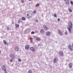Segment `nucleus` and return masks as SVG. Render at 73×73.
I'll return each instance as SVG.
<instances>
[{
	"label": "nucleus",
	"instance_id": "obj_1",
	"mask_svg": "<svg viewBox=\"0 0 73 73\" xmlns=\"http://www.w3.org/2000/svg\"><path fill=\"white\" fill-rule=\"evenodd\" d=\"M68 26L67 27L68 29V30L69 32L70 33H71V29H72L73 26L72 25V23L71 21L69 22Z\"/></svg>",
	"mask_w": 73,
	"mask_h": 73
},
{
	"label": "nucleus",
	"instance_id": "obj_2",
	"mask_svg": "<svg viewBox=\"0 0 73 73\" xmlns=\"http://www.w3.org/2000/svg\"><path fill=\"white\" fill-rule=\"evenodd\" d=\"M30 14L29 16V18L31 19V18H32L33 16V12L32 11H31L29 12Z\"/></svg>",
	"mask_w": 73,
	"mask_h": 73
},
{
	"label": "nucleus",
	"instance_id": "obj_3",
	"mask_svg": "<svg viewBox=\"0 0 73 73\" xmlns=\"http://www.w3.org/2000/svg\"><path fill=\"white\" fill-rule=\"evenodd\" d=\"M59 54L60 56L63 57L64 56V54L63 53V52L62 51H60L59 52Z\"/></svg>",
	"mask_w": 73,
	"mask_h": 73
},
{
	"label": "nucleus",
	"instance_id": "obj_4",
	"mask_svg": "<svg viewBox=\"0 0 73 73\" xmlns=\"http://www.w3.org/2000/svg\"><path fill=\"white\" fill-rule=\"evenodd\" d=\"M1 68L3 70H4L5 72H6L7 71V70L6 69V68H5V66L3 65L1 66Z\"/></svg>",
	"mask_w": 73,
	"mask_h": 73
},
{
	"label": "nucleus",
	"instance_id": "obj_5",
	"mask_svg": "<svg viewBox=\"0 0 73 73\" xmlns=\"http://www.w3.org/2000/svg\"><path fill=\"white\" fill-rule=\"evenodd\" d=\"M58 35H60V36H63V34L61 32V31L59 29L58 30Z\"/></svg>",
	"mask_w": 73,
	"mask_h": 73
},
{
	"label": "nucleus",
	"instance_id": "obj_6",
	"mask_svg": "<svg viewBox=\"0 0 73 73\" xmlns=\"http://www.w3.org/2000/svg\"><path fill=\"white\" fill-rule=\"evenodd\" d=\"M10 56L11 59H12L13 60H14V59H15V55H13L12 54H11L10 55Z\"/></svg>",
	"mask_w": 73,
	"mask_h": 73
},
{
	"label": "nucleus",
	"instance_id": "obj_7",
	"mask_svg": "<svg viewBox=\"0 0 73 73\" xmlns=\"http://www.w3.org/2000/svg\"><path fill=\"white\" fill-rule=\"evenodd\" d=\"M68 47L69 50H70L71 51H73V49L72 48V46L70 44H69Z\"/></svg>",
	"mask_w": 73,
	"mask_h": 73
},
{
	"label": "nucleus",
	"instance_id": "obj_8",
	"mask_svg": "<svg viewBox=\"0 0 73 73\" xmlns=\"http://www.w3.org/2000/svg\"><path fill=\"white\" fill-rule=\"evenodd\" d=\"M30 50L32 52H35V51H36V50L35 49V48H34L33 47H31L30 48Z\"/></svg>",
	"mask_w": 73,
	"mask_h": 73
},
{
	"label": "nucleus",
	"instance_id": "obj_9",
	"mask_svg": "<svg viewBox=\"0 0 73 73\" xmlns=\"http://www.w3.org/2000/svg\"><path fill=\"white\" fill-rule=\"evenodd\" d=\"M43 27L44 28V29L46 31H48L49 29L48 28L46 27V25H44L43 26Z\"/></svg>",
	"mask_w": 73,
	"mask_h": 73
},
{
	"label": "nucleus",
	"instance_id": "obj_10",
	"mask_svg": "<svg viewBox=\"0 0 73 73\" xmlns=\"http://www.w3.org/2000/svg\"><path fill=\"white\" fill-rule=\"evenodd\" d=\"M29 45H27L25 46V49L27 50V49H29Z\"/></svg>",
	"mask_w": 73,
	"mask_h": 73
},
{
	"label": "nucleus",
	"instance_id": "obj_11",
	"mask_svg": "<svg viewBox=\"0 0 73 73\" xmlns=\"http://www.w3.org/2000/svg\"><path fill=\"white\" fill-rule=\"evenodd\" d=\"M46 34L47 36H50V31H47L46 32Z\"/></svg>",
	"mask_w": 73,
	"mask_h": 73
},
{
	"label": "nucleus",
	"instance_id": "obj_12",
	"mask_svg": "<svg viewBox=\"0 0 73 73\" xmlns=\"http://www.w3.org/2000/svg\"><path fill=\"white\" fill-rule=\"evenodd\" d=\"M15 50L16 52H18L19 50V47L17 46L15 48Z\"/></svg>",
	"mask_w": 73,
	"mask_h": 73
},
{
	"label": "nucleus",
	"instance_id": "obj_13",
	"mask_svg": "<svg viewBox=\"0 0 73 73\" xmlns=\"http://www.w3.org/2000/svg\"><path fill=\"white\" fill-rule=\"evenodd\" d=\"M40 33H44L45 31L44 30L42 29H41L40 31Z\"/></svg>",
	"mask_w": 73,
	"mask_h": 73
},
{
	"label": "nucleus",
	"instance_id": "obj_14",
	"mask_svg": "<svg viewBox=\"0 0 73 73\" xmlns=\"http://www.w3.org/2000/svg\"><path fill=\"white\" fill-rule=\"evenodd\" d=\"M3 42L5 45H8V43L4 40H3Z\"/></svg>",
	"mask_w": 73,
	"mask_h": 73
},
{
	"label": "nucleus",
	"instance_id": "obj_15",
	"mask_svg": "<svg viewBox=\"0 0 73 73\" xmlns=\"http://www.w3.org/2000/svg\"><path fill=\"white\" fill-rule=\"evenodd\" d=\"M68 9L69 11V12H70V13L72 12V9H71V7H70L68 8Z\"/></svg>",
	"mask_w": 73,
	"mask_h": 73
},
{
	"label": "nucleus",
	"instance_id": "obj_16",
	"mask_svg": "<svg viewBox=\"0 0 73 73\" xmlns=\"http://www.w3.org/2000/svg\"><path fill=\"white\" fill-rule=\"evenodd\" d=\"M73 65V64L72 63H70L69 64V66H70V68H72V66Z\"/></svg>",
	"mask_w": 73,
	"mask_h": 73
},
{
	"label": "nucleus",
	"instance_id": "obj_17",
	"mask_svg": "<svg viewBox=\"0 0 73 73\" xmlns=\"http://www.w3.org/2000/svg\"><path fill=\"white\" fill-rule=\"evenodd\" d=\"M26 32V33H28L29 32H30V29H27L25 31Z\"/></svg>",
	"mask_w": 73,
	"mask_h": 73
},
{
	"label": "nucleus",
	"instance_id": "obj_18",
	"mask_svg": "<svg viewBox=\"0 0 73 73\" xmlns=\"http://www.w3.org/2000/svg\"><path fill=\"white\" fill-rule=\"evenodd\" d=\"M54 63H56V62L57 61V58H54Z\"/></svg>",
	"mask_w": 73,
	"mask_h": 73
},
{
	"label": "nucleus",
	"instance_id": "obj_19",
	"mask_svg": "<svg viewBox=\"0 0 73 73\" xmlns=\"http://www.w3.org/2000/svg\"><path fill=\"white\" fill-rule=\"evenodd\" d=\"M69 0H67L66 1V4H67V5H69Z\"/></svg>",
	"mask_w": 73,
	"mask_h": 73
},
{
	"label": "nucleus",
	"instance_id": "obj_20",
	"mask_svg": "<svg viewBox=\"0 0 73 73\" xmlns=\"http://www.w3.org/2000/svg\"><path fill=\"white\" fill-rule=\"evenodd\" d=\"M15 27L16 28H19V25L16 24H15Z\"/></svg>",
	"mask_w": 73,
	"mask_h": 73
},
{
	"label": "nucleus",
	"instance_id": "obj_21",
	"mask_svg": "<svg viewBox=\"0 0 73 73\" xmlns=\"http://www.w3.org/2000/svg\"><path fill=\"white\" fill-rule=\"evenodd\" d=\"M36 40L37 41H40L41 39H40V38H36Z\"/></svg>",
	"mask_w": 73,
	"mask_h": 73
},
{
	"label": "nucleus",
	"instance_id": "obj_22",
	"mask_svg": "<svg viewBox=\"0 0 73 73\" xmlns=\"http://www.w3.org/2000/svg\"><path fill=\"white\" fill-rule=\"evenodd\" d=\"M22 20H25V18L24 17H22Z\"/></svg>",
	"mask_w": 73,
	"mask_h": 73
},
{
	"label": "nucleus",
	"instance_id": "obj_23",
	"mask_svg": "<svg viewBox=\"0 0 73 73\" xmlns=\"http://www.w3.org/2000/svg\"><path fill=\"white\" fill-rule=\"evenodd\" d=\"M54 16L55 17H57V15L56 14H54Z\"/></svg>",
	"mask_w": 73,
	"mask_h": 73
},
{
	"label": "nucleus",
	"instance_id": "obj_24",
	"mask_svg": "<svg viewBox=\"0 0 73 73\" xmlns=\"http://www.w3.org/2000/svg\"><path fill=\"white\" fill-rule=\"evenodd\" d=\"M18 23H21V20L20 19H19L18 21Z\"/></svg>",
	"mask_w": 73,
	"mask_h": 73
},
{
	"label": "nucleus",
	"instance_id": "obj_25",
	"mask_svg": "<svg viewBox=\"0 0 73 73\" xmlns=\"http://www.w3.org/2000/svg\"><path fill=\"white\" fill-rule=\"evenodd\" d=\"M10 62H13V60L12 59H10Z\"/></svg>",
	"mask_w": 73,
	"mask_h": 73
},
{
	"label": "nucleus",
	"instance_id": "obj_26",
	"mask_svg": "<svg viewBox=\"0 0 73 73\" xmlns=\"http://www.w3.org/2000/svg\"><path fill=\"white\" fill-rule=\"evenodd\" d=\"M35 22L36 23H38V20H35Z\"/></svg>",
	"mask_w": 73,
	"mask_h": 73
},
{
	"label": "nucleus",
	"instance_id": "obj_27",
	"mask_svg": "<svg viewBox=\"0 0 73 73\" xmlns=\"http://www.w3.org/2000/svg\"><path fill=\"white\" fill-rule=\"evenodd\" d=\"M65 34L66 35H67L68 34V32L67 31H66L65 33Z\"/></svg>",
	"mask_w": 73,
	"mask_h": 73
},
{
	"label": "nucleus",
	"instance_id": "obj_28",
	"mask_svg": "<svg viewBox=\"0 0 73 73\" xmlns=\"http://www.w3.org/2000/svg\"><path fill=\"white\" fill-rule=\"evenodd\" d=\"M18 61H19V62H21V60L20 59V58H19L18 59Z\"/></svg>",
	"mask_w": 73,
	"mask_h": 73
},
{
	"label": "nucleus",
	"instance_id": "obj_29",
	"mask_svg": "<svg viewBox=\"0 0 73 73\" xmlns=\"http://www.w3.org/2000/svg\"><path fill=\"white\" fill-rule=\"evenodd\" d=\"M36 7H39V5L38 4H37L36 5Z\"/></svg>",
	"mask_w": 73,
	"mask_h": 73
},
{
	"label": "nucleus",
	"instance_id": "obj_30",
	"mask_svg": "<svg viewBox=\"0 0 73 73\" xmlns=\"http://www.w3.org/2000/svg\"><path fill=\"white\" fill-rule=\"evenodd\" d=\"M7 30H9V28L8 27H7Z\"/></svg>",
	"mask_w": 73,
	"mask_h": 73
},
{
	"label": "nucleus",
	"instance_id": "obj_31",
	"mask_svg": "<svg viewBox=\"0 0 73 73\" xmlns=\"http://www.w3.org/2000/svg\"><path fill=\"white\" fill-rule=\"evenodd\" d=\"M24 0H21V3H24Z\"/></svg>",
	"mask_w": 73,
	"mask_h": 73
},
{
	"label": "nucleus",
	"instance_id": "obj_32",
	"mask_svg": "<svg viewBox=\"0 0 73 73\" xmlns=\"http://www.w3.org/2000/svg\"><path fill=\"white\" fill-rule=\"evenodd\" d=\"M29 73H32V72H31V70H29Z\"/></svg>",
	"mask_w": 73,
	"mask_h": 73
},
{
	"label": "nucleus",
	"instance_id": "obj_33",
	"mask_svg": "<svg viewBox=\"0 0 73 73\" xmlns=\"http://www.w3.org/2000/svg\"><path fill=\"white\" fill-rule=\"evenodd\" d=\"M34 33H35V32L34 31H32L31 33V34H34Z\"/></svg>",
	"mask_w": 73,
	"mask_h": 73
},
{
	"label": "nucleus",
	"instance_id": "obj_34",
	"mask_svg": "<svg viewBox=\"0 0 73 73\" xmlns=\"http://www.w3.org/2000/svg\"><path fill=\"white\" fill-rule=\"evenodd\" d=\"M36 11H34V13H36Z\"/></svg>",
	"mask_w": 73,
	"mask_h": 73
},
{
	"label": "nucleus",
	"instance_id": "obj_35",
	"mask_svg": "<svg viewBox=\"0 0 73 73\" xmlns=\"http://www.w3.org/2000/svg\"><path fill=\"white\" fill-rule=\"evenodd\" d=\"M60 18H58V21H60Z\"/></svg>",
	"mask_w": 73,
	"mask_h": 73
},
{
	"label": "nucleus",
	"instance_id": "obj_36",
	"mask_svg": "<svg viewBox=\"0 0 73 73\" xmlns=\"http://www.w3.org/2000/svg\"><path fill=\"white\" fill-rule=\"evenodd\" d=\"M36 32H37V33H38V31H35Z\"/></svg>",
	"mask_w": 73,
	"mask_h": 73
},
{
	"label": "nucleus",
	"instance_id": "obj_37",
	"mask_svg": "<svg viewBox=\"0 0 73 73\" xmlns=\"http://www.w3.org/2000/svg\"><path fill=\"white\" fill-rule=\"evenodd\" d=\"M31 42H32V40H31Z\"/></svg>",
	"mask_w": 73,
	"mask_h": 73
},
{
	"label": "nucleus",
	"instance_id": "obj_38",
	"mask_svg": "<svg viewBox=\"0 0 73 73\" xmlns=\"http://www.w3.org/2000/svg\"><path fill=\"white\" fill-rule=\"evenodd\" d=\"M27 16H29V14H27Z\"/></svg>",
	"mask_w": 73,
	"mask_h": 73
},
{
	"label": "nucleus",
	"instance_id": "obj_39",
	"mask_svg": "<svg viewBox=\"0 0 73 73\" xmlns=\"http://www.w3.org/2000/svg\"><path fill=\"white\" fill-rule=\"evenodd\" d=\"M66 0H64V1H66Z\"/></svg>",
	"mask_w": 73,
	"mask_h": 73
},
{
	"label": "nucleus",
	"instance_id": "obj_40",
	"mask_svg": "<svg viewBox=\"0 0 73 73\" xmlns=\"http://www.w3.org/2000/svg\"><path fill=\"white\" fill-rule=\"evenodd\" d=\"M5 73H7V72H5Z\"/></svg>",
	"mask_w": 73,
	"mask_h": 73
},
{
	"label": "nucleus",
	"instance_id": "obj_41",
	"mask_svg": "<svg viewBox=\"0 0 73 73\" xmlns=\"http://www.w3.org/2000/svg\"><path fill=\"white\" fill-rule=\"evenodd\" d=\"M31 0H29V1H31Z\"/></svg>",
	"mask_w": 73,
	"mask_h": 73
},
{
	"label": "nucleus",
	"instance_id": "obj_42",
	"mask_svg": "<svg viewBox=\"0 0 73 73\" xmlns=\"http://www.w3.org/2000/svg\"><path fill=\"white\" fill-rule=\"evenodd\" d=\"M0 53H1V51H0Z\"/></svg>",
	"mask_w": 73,
	"mask_h": 73
}]
</instances>
